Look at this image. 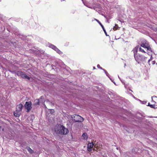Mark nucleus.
Segmentation results:
<instances>
[{
  "label": "nucleus",
  "instance_id": "1",
  "mask_svg": "<svg viewBox=\"0 0 157 157\" xmlns=\"http://www.w3.org/2000/svg\"><path fill=\"white\" fill-rule=\"evenodd\" d=\"M55 131L57 133L60 135H66L68 132V129L63 126L57 124L55 126Z\"/></svg>",
  "mask_w": 157,
  "mask_h": 157
},
{
  "label": "nucleus",
  "instance_id": "2",
  "mask_svg": "<svg viewBox=\"0 0 157 157\" xmlns=\"http://www.w3.org/2000/svg\"><path fill=\"white\" fill-rule=\"evenodd\" d=\"M23 105L22 104H20L16 107V110L14 112V115L16 117H19L20 116L22 110Z\"/></svg>",
  "mask_w": 157,
  "mask_h": 157
},
{
  "label": "nucleus",
  "instance_id": "3",
  "mask_svg": "<svg viewBox=\"0 0 157 157\" xmlns=\"http://www.w3.org/2000/svg\"><path fill=\"white\" fill-rule=\"evenodd\" d=\"M138 48L139 46H136L135 48L132 50V51L134 53V57L136 60L139 63V60H141V56L140 55H137V54Z\"/></svg>",
  "mask_w": 157,
  "mask_h": 157
},
{
  "label": "nucleus",
  "instance_id": "4",
  "mask_svg": "<svg viewBox=\"0 0 157 157\" xmlns=\"http://www.w3.org/2000/svg\"><path fill=\"white\" fill-rule=\"evenodd\" d=\"M71 117L73 120L76 122H82L84 120L83 117L78 115H73Z\"/></svg>",
  "mask_w": 157,
  "mask_h": 157
},
{
  "label": "nucleus",
  "instance_id": "5",
  "mask_svg": "<svg viewBox=\"0 0 157 157\" xmlns=\"http://www.w3.org/2000/svg\"><path fill=\"white\" fill-rule=\"evenodd\" d=\"M32 103L31 101L26 102L25 105V108L27 109V112H28L32 108Z\"/></svg>",
  "mask_w": 157,
  "mask_h": 157
},
{
  "label": "nucleus",
  "instance_id": "6",
  "mask_svg": "<svg viewBox=\"0 0 157 157\" xmlns=\"http://www.w3.org/2000/svg\"><path fill=\"white\" fill-rule=\"evenodd\" d=\"M49 47L51 48L54 50H55L57 53L59 54V55L62 54L63 52L61 51L59 49H58L56 46H55L51 44L49 45Z\"/></svg>",
  "mask_w": 157,
  "mask_h": 157
},
{
  "label": "nucleus",
  "instance_id": "7",
  "mask_svg": "<svg viewBox=\"0 0 157 157\" xmlns=\"http://www.w3.org/2000/svg\"><path fill=\"white\" fill-rule=\"evenodd\" d=\"M17 74L22 78L28 79H29L30 78L22 72L18 71L17 72Z\"/></svg>",
  "mask_w": 157,
  "mask_h": 157
},
{
  "label": "nucleus",
  "instance_id": "8",
  "mask_svg": "<svg viewBox=\"0 0 157 157\" xmlns=\"http://www.w3.org/2000/svg\"><path fill=\"white\" fill-rule=\"evenodd\" d=\"M140 44V46L145 48H146L149 45L148 43L145 40L142 41Z\"/></svg>",
  "mask_w": 157,
  "mask_h": 157
},
{
  "label": "nucleus",
  "instance_id": "9",
  "mask_svg": "<svg viewBox=\"0 0 157 157\" xmlns=\"http://www.w3.org/2000/svg\"><path fill=\"white\" fill-rule=\"evenodd\" d=\"M94 146V144L92 142L88 144L87 145V149L88 151H92Z\"/></svg>",
  "mask_w": 157,
  "mask_h": 157
},
{
  "label": "nucleus",
  "instance_id": "10",
  "mask_svg": "<svg viewBox=\"0 0 157 157\" xmlns=\"http://www.w3.org/2000/svg\"><path fill=\"white\" fill-rule=\"evenodd\" d=\"M95 20L99 23V24L100 25L101 27V28H102L103 30L104 31L105 34L106 36H107V33L105 29L103 26L102 25V24L98 20L95 19Z\"/></svg>",
  "mask_w": 157,
  "mask_h": 157
},
{
  "label": "nucleus",
  "instance_id": "11",
  "mask_svg": "<svg viewBox=\"0 0 157 157\" xmlns=\"http://www.w3.org/2000/svg\"><path fill=\"white\" fill-rule=\"evenodd\" d=\"M82 137L84 140H86L87 138V134L86 133H84L82 136Z\"/></svg>",
  "mask_w": 157,
  "mask_h": 157
},
{
  "label": "nucleus",
  "instance_id": "12",
  "mask_svg": "<svg viewBox=\"0 0 157 157\" xmlns=\"http://www.w3.org/2000/svg\"><path fill=\"white\" fill-rule=\"evenodd\" d=\"M150 106L151 108H157V105H155L154 104L150 105Z\"/></svg>",
  "mask_w": 157,
  "mask_h": 157
},
{
  "label": "nucleus",
  "instance_id": "13",
  "mask_svg": "<svg viewBox=\"0 0 157 157\" xmlns=\"http://www.w3.org/2000/svg\"><path fill=\"white\" fill-rule=\"evenodd\" d=\"M39 99L36 100L35 101V105H39Z\"/></svg>",
  "mask_w": 157,
  "mask_h": 157
},
{
  "label": "nucleus",
  "instance_id": "14",
  "mask_svg": "<svg viewBox=\"0 0 157 157\" xmlns=\"http://www.w3.org/2000/svg\"><path fill=\"white\" fill-rule=\"evenodd\" d=\"M27 149L29 151V152H30V153H32L33 151L29 147H27Z\"/></svg>",
  "mask_w": 157,
  "mask_h": 157
},
{
  "label": "nucleus",
  "instance_id": "15",
  "mask_svg": "<svg viewBox=\"0 0 157 157\" xmlns=\"http://www.w3.org/2000/svg\"><path fill=\"white\" fill-rule=\"evenodd\" d=\"M146 48L147 49V50H148L151 52H152L151 48L149 46V45H148V46Z\"/></svg>",
  "mask_w": 157,
  "mask_h": 157
},
{
  "label": "nucleus",
  "instance_id": "16",
  "mask_svg": "<svg viewBox=\"0 0 157 157\" xmlns=\"http://www.w3.org/2000/svg\"><path fill=\"white\" fill-rule=\"evenodd\" d=\"M139 50L141 52H144V53H146V52L144 51V50L141 47H140L139 48Z\"/></svg>",
  "mask_w": 157,
  "mask_h": 157
},
{
  "label": "nucleus",
  "instance_id": "17",
  "mask_svg": "<svg viewBox=\"0 0 157 157\" xmlns=\"http://www.w3.org/2000/svg\"><path fill=\"white\" fill-rule=\"evenodd\" d=\"M118 27V25H115L114 27L113 28V29L114 30H116L117 29V28Z\"/></svg>",
  "mask_w": 157,
  "mask_h": 157
},
{
  "label": "nucleus",
  "instance_id": "18",
  "mask_svg": "<svg viewBox=\"0 0 157 157\" xmlns=\"http://www.w3.org/2000/svg\"><path fill=\"white\" fill-rule=\"evenodd\" d=\"M103 70L104 71L105 74H106V75L109 77V74H108V73L104 69H103Z\"/></svg>",
  "mask_w": 157,
  "mask_h": 157
},
{
  "label": "nucleus",
  "instance_id": "19",
  "mask_svg": "<svg viewBox=\"0 0 157 157\" xmlns=\"http://www.w3.org/2000/svg\"><path fill=\"white\" fill-rule=\"evenodd\" d=\"M97 67H98V68H99L100 69H101V70H103V69L102 67H100V65H99V64H98L97 65Z\"/></svg>",
  "mask_w": 157,
  "mask_h": 157
},
{
  "label": "nucleus",
  "instance_id": "20",
  "mask_svg": "<svg viewBox=\"0 0 157 157\" xmlns=\"http://www.w3.org/2000/svg\"><path fill=\"white\" fill-rule=\"evenodd\" d=\"M155 63V61H152V64H154Z\"/></svg>",
  "mask_w": 157,
  "mask_h": 157
},
{
  "label": "nucleus",
  "instance_id": "21",
  "mask_svg": "<svg viewBox=\"0 0 157 157\" xmlns=\"http://www.w3.org/2000/svg\"><path fill=\"white\" fill-rule=\"evenodd\" d=\"M150 105H151V104H150V103H148V105H148V106H150Z\"/></svg>",
  "mask_w": 157,
  "mask_h": 157
},
{
  "label": "nucleus",
  "instance_id": "22",
  "mask_svg": "<svg viewBox=\"0 0 157 157\" xmlns=\"http://www.w3.org/2000/svg\"><path fill=\"white\" fill-rule=\"evenodd\" d=\"M146 103V101H143V104H145Z\"/></svg>",
  "mask_w": 157,
  "mask_h": 157
},
{
  "label": "nucleus",
  "instance_id": "23",
  "mask_svg": "<svg viewBox=\"0 0 157 157\" xmlns=\"http://www.w3.org/2000/svg\"><path fill=\"white\" fill-rule=\"evenodd\" d=\"M155 105H157V103L155 102V104H154Z\"/></svg>",
  "mask_w": 157,
  "mask_h": 157
},
{
  "label": "nucleus",
  "instance_id": "24",
  "mask_svg": "<svg viewBox=\"0 0 157 157\" xmlns=\"http://www.w3.org/2000/svg\"><path fill=\"white\" fill-rule=\"evenodd\" d=\"M2 129V127L0 126V130H1Z\"/></svg>",
  "mask_w": 157,
  "mask_h": 157
},
{
  "label": "nucleus",
  "instance_id": "25",
  "mask_svg": "<svg viewBox=\"0 0 157 157\" xmlns=\"http://www.w3.org/2000/svg\"><path fill=\"white\" fill-rule=\"evenodd\" d=\"M150 60L149 59V60H148V62H150Z\"/></svg>",
  "mask_w": 157,
  "mask_h": 157
},
{
  "label": "nucleus",
  "instance_id": "26",
  "mask_svg": "<svg viewBox=\"0 0 157 157\" xmlns=\"http://www.w3.org/2000/svg\"><path fill=\"white\" fill-rule=\"evenodd\" d=\"M93 68H94V69H95V67H93Z\"/></svg>",
  "mask_w": 157,
  "mask_h": 157
},
{
  "label": "nucleus",
  "instance_id": "27",
  "mask_svg": "<svg viewBox=\"0 0 157 157\" xmlns=\"http://www.w3.org/2000/svg\"><path fill=\"white\" fill-rule=\"evenodd\" d=\"M152 98H153V97H151V98H152Z\"/></svg>",
  "mask_w": 157,
  "mask_h": 157
},
{
  "label": "nucleus",
  "instance_id": "28",
  "mask_svg": "<svg viewBox=\"0 0 157 157\" xmlns=\"http://www.w3.org/2000/svg\"><path fill=\"white\" fill-rule=\"evenodd\" d=\"M52 110L53 111H54V110L53 109H52Z\"/></svg>",
  "mask_w": 157,
  "mask_h": 157
}]
</instances>
